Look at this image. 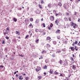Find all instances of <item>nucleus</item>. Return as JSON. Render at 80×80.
<instances>
[{
  "label": "nucleus",
  "mask_w": 80,
  "mask_h": 80,
  "mask_svg": "<svg viewBox=\"0 0 80 80\" xmlns=\"http://www.w3.org/2000/svg\"><path fill=\"white\" fill-rule=\"evenodd\" d=\"M70 24L74 28H76L77 27V25L76 24H75L73 22H71Z\"/></svg>",
  "instance_id": "f257e3e1"
},
{
  "label": "nucleus",
  "mask_w": 80,
  "mask_h": 80,
  "mask_svg": "<svg viewBox=\"0 0 80 80\" xmlns=\"http://www.w3.org/2000/svg\"><path fill=\"white\" fill-rule=\"evenodd\" d=\"M63 7H64V8H65V9H67L68 8V4L65 3L63 4Z\"/></svg>",
  "instance_id": "f03ea898"
},
{
  "label": "nucleus",
  "mask_w": 80,
  "mask_h": 80,
  "mask_svg": "<svg viewBox=\"0 0 80 80\" xmlns=\"http://www.w3.org/2000/svg\"><path fill=\"white\" fill-rule=\"evenodd\" d=\"M41 70V68L40 67H37V68L36 69V71L37 72H39Z\"/></svg>",
  "instance_id": "7ed1b4c3"
},
{
  "label": "nucleus",
  "mask_w": 80,
  "mask_h": 80,
  "mask_svg": "<svg viewBox=\"0 0 80 80\" xmlns=\"http://www.w3.org/2000/svg\"><path fill=\"white\" fill-rule=\"evenodd\" d=\"M68 65V62H67V60H65L64 61V64H62V65L63 66H67Z\"/></svg>",
  "instance_id": "20e7f679"
},
{
  "label": "nucleus",
  "mask_w": 80,
  "mask_h": 80,
  "mask_svg": "<svg viewBox=\"0 0 80 80\" xmlns=\"http://www.w3.org/2000/svg\"><path fill=\"white\" fill-rule=\"evenodd\" d=\"M50 18L51 21H53L55 19V18L53 16H52L50 17Z\"/></svg>",
  "instance_id": "39448f33"
},
{
  "label": "nucleus",
  "mask_w": 80,
  "mask_h": 80,
  "mask_svg": "<svg viewBox=\"0 0 80 80\" xmlns=\"http://www.w3.org/2000/svg\"><path fill=\"white\" fill-rule=\"evenodd\" d=\"M60 21V19L59 18L58 19V18H57V20L55 21V23H59Z\"/></svg>",
  "instance_id": "423d86ee"
},
{
  "label": "nucleus",
  "mask_w": 80,
  "mask_h": 80,
  "mask_svg": "<svg viewBox=\"0 0 80 80\" xmlns=\"http://www.w3.org/2000/svg\"><path fill=\"white\" fill-rule=\"evenodd\" d=\"M58 6H59L61 7L62 6V4L60 2H59L58 3Z\"/></svg>",
  "instance_id": "0eeeda50"
},
{
  "label": "nucleus",
  "mask_w": 80,
  "mask_h": 80,
  "mask_svg": "<svg viewBox=\"0 0 80 80\" xmlns=\"http://www.w3.org/2000/svg\"><path fill=\"white\" fill-rule=\"evenodd\" d=\"M72 68H73V69H74V70H76V69H77V67H76V66H75V65H72Z\"/></svg>",
  "instance_id": "6e6552de"
},
{
  "label": "nucleus",
  "mask_w": 80,
  "mask_h": 80,
  "mask_svg": "<svg viewBox=\"0 0 80 80\" xmlns=\"http://www.w3.org/2000/svg\"><path fill=\"white\" fill-rule=\"evenodd\" d=\"M38 80H41V79L42 78V77L40 76H39L38 77Z\"/></svg>",
  "instance_id": "1a4fd4ad"
},
{
  "label": "nucleus",
  "mask_w": 80,
  "mask_h": 80,
  "mask_svg": "<svg viewBox=\"0 0 80 80\" xmlns=\"http://www.w3.org/2000/svg\"><path fill=\"white\" fill-rule=\"evenodd\" d=\"M52 4L51 3H50L49 4H48V8H51V7H52Z\"/></svg>",
  "instance_id": "9d476101"
},
{
  "label": "nucleus",
  "mask_w": 80,
  "mask_h": 80,
  "mask_svg": "<svg viewBox=\"0 0 80 80\" xmlns=\"http://www.w3.org/2000/svg\"><path fill=\"white\" fill-rule=\"evenodd\" d=\"M19 80H23V78L22 77V76L21 75L19 76Z\"/></svg>",
  "instance_id": "9b49d317"
},
{
  "label": "nucleus",
  "mask_w": 80,
  "mask_h": 80,
  "mask_svg": "<svg viewBox=\"0 0 80 80\" xmlns=\"http://www.w3.org/2000/svg\"><path fill=\"white\" fill-rule=\"evenodd\" d=\"M49 73L51 74H52L53 73V70H52V69H50L49 71Z\"/></svg>",
  "instance_id": "f8f14e48"
},
{
  "label": "nucleus",
  "mask_w": 80,
  "mask_h": 80,
  "mask_svg": "<svg viewBox=\"0 0 80 80\" xmlns=\"http://www.w3.org/2000/svg\"><path fill=\"white\" fill-rule=\"evenodd\" d=\"M39 41V39H36L35 42L36 43H38V42Z\"/></svg>",
  "instance_id": "ddd939ff"
},
{
  "label": "nucleus",
  "mask_w": 80,
  "mask_h": 80,
  "mask_svg": "<svg viewBox=\"0 0 80 80\" xmlns=\"http://www.w3.org/2000/svg\"><path fill=\"white\" fill-rule=\"evenodd\" d=\"M71 49L72 51H74L75 50V48L73 47H71Z\"/></svg>",
  "instance_id": "4468645a"
},
{
  "label": "nucleus",
  "mask_w": 80,
  "mask_h": 80,
  "mask_svg": "<svg viewBox=\"0 0 80 80\" xmlns=\"http://www.w3.org/2000/svg\"><path fill=\"white\" fill-rule=\"evenodd\" d=\"M39 22H40V21H39V20L37 19L35 21V23H39Z\"/></svg>",
  "instance_id": "2eb2a0df"
},
{
  "label": "nucleus",
  "mask_w": 80,
  "mask_h": 80,
  "mask_svg": "<svg viewBox=\"0 0 80 80\" xmlns=\"http://www.w3.org/2000/svg\"><path fill=\"white\" fill-rule=\"evenodd\" d=\"M59 62L61 65H63V64H62V61L61 59L60 60V61Z\"/></svg>",
  "instance_id": "dca6fc26"
},
{
  "label": "nucleus",
  "mask_w": 80,
  "mask_h": 80,
  "mask_svg": "<svg viewBox=\"0 0 80 80\" xmlns=\"http://www.w3.org/2000/svg\"><path fill=\"white\" fill-rule=\"evenodd\" d=\"M61 52H62V50L59 49V50H58L57 52L58 53H60Z\"/></svg>",
  "instance_id": "f3484780"
},
{
  "label": "nucleus",
  "mask_w": 80,
  "mask_h": 80,
  "mask_svg": "<svg viewBox=\"0 0 80 80\" xmlns=\"http://www.w3.org/2000/svg\"><path fill=\"white\" fill-rule=\"evenodd\" d=\"M29 20L30 21V22H33V18H29Z\"/></svg>",
  "instance_id": "a211bd4d"
},
{
  "label": "nucleus",
  "mask_w": 80,
  "mask_h": 80,
  "mask_svg": "<svg viewBox=\"0 0 80 80\" xmlns=\"http://www.w3.org/2000/svg\"><path fill=\"white\" fill-rule=\"evenodd\" d=\"M44 69H47V65H45L44 67H43Z\"/></svg>",
  "instance_id": "6ab92c4d"
},
{
  "label": "nucleus",
  "mask_w": 80,
  "mask_h": 80,
  "mask_svg": "<svg viewBox=\"0 0 80 80\" xmlns=\"http://www.w3.org/2000/svg\"><path fill=\"white\" fill-rule=\"evenodd\" d=\"M28 27H32V28L33 27V25L32 24V23H31L29 25Z\"/></svg>",
  "instance_id": "aec40b11"
},
{
  "label": "nucleus",
  "mask_w": 80,
  "mask_h": 80,
  "mask_svg": "<svg viewBox=\"0 0 80 80\" xmlns=\"http://www.w3.org/2000/svg\"><path fill=\"white\" fill-rule=\"evenodd\" d=\"M50 39H51V38H50V37H48L46 38V40H50Z\"/></svg>",
  "instance_id": "412c9836"
},
{
  "label": "nucleus",
  "mask_w": 80,
  "mask_h": 80,
  "mask_svg": "<svg viewBox=\"0 0 80 80\" xmlns=\"http://www.w3.org/2000/svg\"><path fill=\"white\" fill-rule=\"evenodd\" d=\"M56 33H60V30H58L56 32Z\"/></svg>",
  "instance_id": "4be33fe9"
},
{
  "label": "nucleus",
  "mask_w": 80,
  "mask_h": 80,
  "mask_svg": "<svg viewBox=\"0 0 80 80\" xmlns=\"http://www.w3.org/2000/svg\"><path fill=\"white\" fill-rule=\"evenodd\" d=\"M53 43L54 45H56L57 44V42L56 41H53Z\"/></svg>",
  "instance_id": "5701e85b"
},
{
  "label": "nucleus",
  "mask_w": 80,
  "mask_h": 80,
  "mask_svg": "<svg viewBox=\"0 0 80 80\" xmlns=\"http://www.w3.org/2000/svg\"><path fill=\"white\" fill-rule=\"evenodd\" d=\"M39 32H41V33H42V32H43V30L41 29H39Z\"/></svg>",
  "instance_id": "b1692460"
},
{
  "label": "nucleus",
  "mask_w": 80,
  "mask_h": 80,
  "mask_svg": "<svg viewBox=\"0 0 80 80\" xmlns=\"http://www.w3.org/2000/svg\"><path fill=\"white\" fill-rule=\"evenodd\" d=\"M45 62L46 63H48V59H46L45 60Z\"/></svg>",
  "instance_id": "393cba45"
},
{
  "label": "nucleus",
  "mask_w": 80,
  "mask_h": 80,
  "mask_svg": "<svg viewBox=\"0 0 80 80\" xmlns=\"http://www.w3.org/2000/svg\"><path fill=\"white\" fill-rule=\"evenodd\" d=\"M38 31H39V30L38 29H35V32H38Z\"/></svg>",
  "instance_id": "a878e982"
},
{
  "label": "nucleus",
  "mask_w": 80,
  "mask_h": 80,
  "mask_svg": "<svg viewBox=\"0 0 80 80\" xmlns=\"http://www.w3.org/2000/svg\"><path fill=\"white\" fill-rule=\"evenodd\" d=\"M2 68H3V66L2 65H0V70L2 69Z\"/></svg>",
  "instance_id": "bb28decb"
},
{
  "label": "nucleus",
  "mask_w": 80,
  "mask_h": 80,
  "mask_svg": "<svg viewBox=\"0 0 80 80\" xmlns=\"http://www.w3.org/2000/svg\"><path fill=\"white\" fill-rule=\"evenodd\" d=\"M5 42L4 40H2V44H5Z\"/></svg>",
  "instance_id": "cd10ccee"
},
{
  "label": "nucleus",
  "mask_w": 80,
  "mask_h": 80,
  "mask_svg": "<svg viewBox=\"0 0 80 80\" xmlns=\"http://www.w3.org/2000/svg\"><path fill=\"white\" fill-rule=\"evenodd\" d=\"M13 19L14 20V22H17V19L15 18H14Z\"/></svg>",
  "instance_id": "c85d7f7f"
},
{
  "label": "nucleus",
  "mask_w": 80,
  "mask_h": 80,
  "mask_svg": "<svg viewBox=\"0 0 80 80\" xmlns=\"http://www.w3.org/2000/svg\"><path fill=\"white\" fill-rule=\"evenodd\" d=\"M62 52H65L66 51V50L65 49V48H64V49H62Z\"/></svg>",
  "instance_id": "c756f323"
},
{
  "label": "nucleus",
  "mask_w": 80,
  "mask_h": 80,
  "mask_svg": "<svg viewBox=\"0 0 80 80\" xmlns=\"http://www.w3.org/2000/svg\"><path fill=\"white\" fill-rule=\"evenodd\" d=\"M29 79V78L28 77H27L25 78L26 80H28Z\"/></svg>",
  "instance_id": "7c9ffc66"
},
{
  "label": "nucleus",
  "mask_w": 80,
  "mask_h": 80,
  "mask_svg": "<svg viewBox=\"0 0 80 80\" xmlns=\"http://www.w3.org/2000/svg\"><path fill=\"white\" fill-rule=\"evenodd\" d=\"M65 21H68V19H67V18L65 17L64 18Z\"/></svg>",
  "instance_id": "2f4dec72"
},
{
  "label": "nucleus",
  "mask_w": 80,
  "mask_h": 80,
  "mask_svg": "<svg viewBox=\"0 0 80 80\" xmlns=\"http://www.w3.org/2000/svg\"><path fill=\"white\" fill-rule=\"evenodd\" d=\"M52 57H55V53H53L52 55Z\"/></svg>",
  "instance_id": "473e14b6"
},
{
  "label": "nucleus",
  "mask_w": 80,
  "mask_h": 80,
  "mask_svg": "<svg viewBox=\"0 0 80 80\" xmlns=\"http://www.w3.org/2000/svg\"><path fill=\"white\" fill-rule=\"evenodd\" d=\"M16 34H18L19 33V35H20V33H19V32H18V31H16Z\"/></svg>",
  "instance_id": "72a5a7b5"
},
{
  "label": "nucleus",
  "mask_w": 80,
  "mask_h": 80,
  "mask_svg": "<svg viewBox=\"0 0 80 80\" xmlns=\"http://www.w3.org/2000/svg\"><path fill=\"white\" fill-rule=\"evenodd\" d=\"M39 7L40 9H42V6L40 5L39 4Z\"/></svg>",
  "instance_id": "f704fd0d"
},
{
  "label": "nucleus",
  "mask_w": 80,
  "mask_h": 80,
  "mask_svg": "<svg viewBox=\"0 0 80 80\" xmlns=\"http://www.w3.org/2000/svg\"><path fill=\"white\" fill-rule=\"evenodd\" d=\"M5 38L6 39H7V40H8V39H9V37H8V36H6L5 37Z\"/></svg>",
  "instance_id": "c9c22d12"
},
{
  "label": "nucleus",
  "mask_w": 80,
  "mask_h": 80,
  "mask_svg": "<svg viewBox=\"0 0 80 80\" xmlns=\"http://www.w3.org/2000/svg\"><path fill=\"white\" fill-rule=\"evenodd\" d=\"M70 60H72V61H73V58L72 57H70Z\"/></svg>",
  "instance_id": "e433bc0d"
},
{
  "label": "nucleus",
  "mask_w": 80,
  "mask_h": 80,
  "mask_svg": "<svg viewBox=\"0 0 80 80\" xmlns=\"http://www.w3.org/2000/svg\"><path fill=\"white\" fill-rule=\"evenodd\" d=\"M42 53H47V51H43L42 52Z\"/></svg>",
  "instance_id": "4c0bfd02"
},
{
  "label": "nucleus",
  "mask_w": 80,
  "mask_h": 80,
  "mask_svg": "<svg viewBox=\"0 0 80 80\" xmlns=\"http://www.w3.org/2000/svg\"><path fill=\"white\" fill-rule=\"evenodd\" d=\"M42 25L43 27H45V23H42Z\"/></svg>",
  "instance_id": "58836bf2"
},
{
  "label": "nucleus",
  "mask_w": 80,
  "mask_h": 80,
  "mask_svg": "<svg viewBox=\"0 0 80 80\" xmlns=\"http://www.w3.org/2000/svg\"><path fill=\"white\" fill-rule=\"evenodd\" d=\"M47 45L48 47H51L50 45L48 44H47Z\"/></svg>",
  "instance_id": "ea45409f"
},
{
  "label": "nucleus",
  "mask_w": 80,
  "mask_h": 80,
  "mask_svg": "<svg viewBox=\"0 0 80 80\" xmlns=\"http://www.w3.org/2000/svg\"><path fill=\"white\" fill-rule=\"evenodd\" d=\"M28 19L25 20V23H27V22H28Z\"/></svg>",
  "instance_id": "a19ab883"
},
{
  "label": "nucleus",
  "mask_w": 80,
  "mask_h": 80,
  "mask_svg": "<svg viewBox=\"0 0 80 80\" xmlns=\"http://www.w3.org/2000/svg\"><path fill=\"white\" fill-rule=\"evenodd\" d=\"M5 33H6V34H8V31L7 30H5Z\"/></svg>",
  "instance_id": "79ce46f5"
},
{
  "label": "nucleus",
  "mask_w": 80,
  "mask_h": 80,
  "mask_svg": "<svg viewBox=\"0 0 80 80\" xmlns=\"http://www.w3.org/2000/svg\"><path fill=\"white\" fill-rule=\"evenodd\" d=\"M78 43V41H75V44H77Z\"/></svg>",
  "instance_id": "37998d69"
},
{
  "label": "nucleus",
  "mask_w": 80,
  "mask_h": 80,
  "mask_svg": "<svg viewBox=\"0 0 80 80\" xmlns=\"http://www.w3.org/2000/svg\"><path fill=\"white\" fill-rule=\"evenodd\" d=\"M4 51H5L6 52H7V48H5Z\"/></svg>",
  "instance_id": "c03bdc74"
},
{
  "label": "nucleus",
  "mask_w": 80,
  "mask_h": 80,
  "mask_svg": "<svg viewBox=\"0 0 80 80\" xmlns=\"http://www.w3.org/2000/svg\"><path fill=\"white\" fill-rule=\"evenodd\" d=\"M64 43H65V44H67V41H64Z\"/></svg>",
  "instance_id": "a18cd8bd"
},
{
  "label": "nucleus",
  "mask_w": 80,
  "mask_h": 80,
  "mask_svg": "<svg viewBox=\"0 0 80 80\" xmlns=\"http://www.w3.org/2000/svg\"><path fill=\"white\" fill-rule=\"evenodd\" d=\"M55 74H56V75H57L58 74V73L56 71L55 72Z\"/></svg>",
  "instance_id": "49530a36"
},
{
  "label": "nucleus",
  "mask_w": 80,
  "mask_h": 80,
  "mask_svg": "<svg viewBox=\"0 0 80 80\" xmlns=\"http://www.w3.org/2000/svg\"><path fill=\"white\" fill-rule=\"evenodd\" d=\"M28 37H29V36L28 35L26 36V37H25V38H28Z\"/></svg>",
  "instance_id": "de8ad7c7"
},
{
  "label": "nucleus",
  "mask_w": 80,
  "mask_h": 80,
  "mask_svg": "<svg viewBox=\"0 0 80 80\" xmlns=\"http://www.w3.org/2000/svg\"><path fill=\"white\" fill-rule=\"evenodd\" d=\"M41 3H44V2H43V0H42L41 1Z\"/></svg>",
  "instance_id": "09e8293b"
},
{
  "label": "nucleus",
  "mask_w": 80,
  "mask_h": 80,
  "mask_svg": "<svg viewBox=\"0 0 80 80\" xmlns=\"http://www.w3.org/2000/svg\"><path fill=\"white\" fill-rule=\"evenodd\" d=\"M6 30H8V31H9V28H7L6 29Z\"/></svg>",
  "instance_id": "8fccbe9b"
},
{
  "label": "nucleus",
  "mask_w": 80,
  "mask_h": 80,
  "mask_svg": "<svg viewBox=\"0 0 80 80\" xmlns=\"http://www.w3.org/2000/svg\"><path fill=\"white\" fill-rule=\"evenodd\" d=\"M46 33L45 32H43V35H45L46 34Z\"/></svg>",
  "instance_id": "3c124183"
},
{
  "label": "nucleus",
  "mask_w": 80,
  "mask_h": 80,
  "mask_svg": "<svg viewBox=\"0 0 80 80\" xmlns=\"http://www.w3.org/2000/svg\"><path fill=\"white\" fill-rule=\"evenodd\" d=\"M40 58H41V59H43V56H41L40 57Z\"/></svg>",
  "instance_id": "603ef678"
},
{
  "label": "nucleus",
  "mask_w": 80,
  "mask_h": 80,
  "mask_svg": "<svg viewBox=\"0 0 80 80\" xmlns=\"http://www.w3.org/2000/svg\"><path fill=\"white\" fill-rule=\"evenodd\" d=\"M74 15H77V12L75 11V13H74Z\"/></svg>",
  "instance_id": "864d4df0"
},
{
  "label": "nucleus",
  "mask_w": 80,
  "mask_h": 80,
  "mask_svg": "<svg viewBox=\"0 0 80 80\" xmlns=\"http://www.w3.org/2000/svg\"><path fill=\"white\" fill-rule=\"evenodd\" d=\"M19 56H21V57H23V55H20V54H19Z\"/></svg>",
  "instance_id": "5fc2aeb1"
},
{
  "label": "nucleus",
  "mask_w": 80,
  "mask_h": 80,
  "mask_svg": "<svg viewBox=\"0 0 80 80\" xmlns=\"http://www.w3.org/2000/svg\"><path fill=\"white\" fill-rule=\"evenodd\" d=\"M69 14L68 12L66 13V15H69Z\"/></svg>",
  "instance_id": "6e6d98bb"
},
{
  "label": "nucleus",
  "mask_w": 80,
  "mask_h": 80,
  "mask_svg": "<svg viewBox=\"0 0 80 80\" xmlns=\"http://www.w3.org/2000/svg\"><path fill=\"white\" fill-rule=\"evenodd\" d=\"M80 18H78V22H80Z\"/></svg>",
  "instance_id": "4d7b16f0"
},
{
  "label": "nucleus",
  "mask_w": 80,
  "mask_h": 80,
  "mask_svg": "<svg viewBox=\"0 0 80 80\" xmlns=\"http://www.w3.org/2000/svg\"><path fill=\"white\" fill-rule=\"evenodd\" d=\"M60 38V37H59V36H58V39H59Z\"/></svg>",
  "instance_id": "13d9d810"
},
{
  "label": "nucleus",
  "mask_w": 80,
  "mask_h": 80,
  "mask_svg": "<svg viewBox=\"0 0 80 80\" xmlns=\"http://www.w3.org/2000/svg\"><path fill=\"white\" fill-rule=\"evenodd\" d=\"M77 2L78 3V2H80V0H77Z\"/></svg>",
  "instance_id": "bf43d9fd"
},
{
  "label": "nucleus",
  "mask_w": 80,
  "mask_h": 80,
  "mask_svg": "<svg viewBox=\"0 0 80 80\" xmlns=\"http://www.w3.org/2000/svg\"><path fill=\"white\" fill-rule=\"evenodd\" d=\"M3 34H4V35H6V32H3Z\"/></svg>",
  "instance_id": "052dcab7"
},
{
  "label": "nucleus",
  "mask_w": 80,
  "mask_h": 80,
  "mask_svg": "<svg viewBox=\"0 0 80 80\" xmlns=\"http://www.w3.org/2000/svg\"><path fill=\"white\" fill-rule=\"evenodd\" d=\"M53 12H54L55 13H56V12H57V11H55V10H54L53 11Z\"/></svg>",
  "instance_id": "680f3d73"
},
{
  "label": "nucleus",
  "mask_w": 80,
  "mask_h": 80,
  "mask_svg": "<svg viewBox=\"0 0 80 80\" xmlns=\"http://www.w3.org/2000/svg\"><path fill=\"white\" fill-rule=\"evenodd\" d=\"M68 19L69 21H71V19H70V18H69Z\"/></svg>",
  "instance_id": "e2e57ef3"
},
{
  "label": "nucleus",
  "mask_w": 80,
  "mask_h": 80,
  "mask_svg": "<svg viewBox=\"0 0 80 80\" xmlns=\"http://www.w3.org/2000/svg\"><path fill=\"white\" fill-rule=\"evenodd\" d=\"M55 15L56 16H58V14L56 13Z\"/></svg>",
  "instance_id": "0e129e2a"
},
{
  "label": "nucleus",
  "mask_w": 80,
  "mask_h": 80,
  "mask_svg": "<svg viewBox=\"0 0 80 80\" xmlns=\"http://www.w3.org/2000/svg\"><path fill=\"white\" fill-rule=\"evenodd\" d=\"M60 76L61 77H62V76H63V75H62V73H60Z\"/></svg>",
  "instance_id": "69168bd1"
},
{
  "label": "nucleus",
  "mask_w": 80,
  "mask_h": 80,
  "mask_svg": "<svg viewBox=\"0 0 80 80\" xmlns=\"http://www.w3.org/2000/svg\"><path fill=\"white\" fill-rule=\"evenodd\" d=\"M44 74L46 75H47V73H46V72H44Z\"/></svg>",
  "instance_id": "338daca9"
},
{
  "label": "nucleus",
  "mask_w": 80,
  "mask_h": 80,
  "mask_svg": "<svg viewBox=\"0 0 80 80\" xmlns=\"http://www.w3.org/2000/svg\"><path fill=\"white\" fill-rule=\"evenodd\" d=\"M72 57L73 58L74 57H75V55L74 54H72Z\"/></svg>",
  "instance_id": "774afa93"
}]
</instances>
